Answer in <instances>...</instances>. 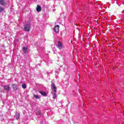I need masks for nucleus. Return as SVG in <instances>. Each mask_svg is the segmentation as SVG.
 <instances>
[{
	"instance_id": "nucleus-1",
	"label": "nucleus",
	"mask_w": 124,
	"mask_h": 124,
	"mask_svg": "<svg viewBox=\"0 0 124 124\" xmlns=\"http://www.w3.org/2000/svg\"><path fill=\"white\" fill-rule=\"evenodd\" d=\"M51 89L53 92V98L56 99L57 98L58 95H57V87L53 82V81H51Z\"/></svg>"
},
{
	"instance_id": "nucleus-2",
	"label": "nucleus",
	"mask_w": 124,
	"mask_h": 124,
	"mask_svg": "<svg viewBox=\"0 0 124 124\" xmlns=\"http://www.w3.org/2000/svg\"><path fill=\"white\" fill-rule=\"evenodd\" d=\"M24 28L26 31H30V30H31V25L30 24L25 25Z\"/></svg>"
},
{
	"instance_id": "nucleus-3",
	"label": "nucleus",
	"mask_w": 124,
	"mask_h": 124,
	"mask_svg": "<svg viewBox=\"0 0 124 124\" xmlns=\"http://www.w3.org/2000/svg\"><path fill=\"white\" fill-rule=\"evenodd\" d=\"M59 29L60 26H59L58 25L55 26V27L54 28V31L55 32H56V33H58V32L60 31Z\"/></svg>"
},
{
	"instance_id": "nucleus-4",
	"label": "nucleus",
	"mask_w": 124,
	"mask_h": 124,
	"mask_svg": "<svg viewBox=\"0 0 124 124\" xmlns=\"http://www.w3.org/2000/svg\"><path fill=\"white\" fill-rule=\"evenodd\" d=\"M3 87L4 90L7 91V92H8L10 90V87L9 86V85H4Z\"/></svg>"
},
{
	"instance_id": "nucleus-5",
	"label": "nucleus",
	"mask_w": 124,
	"mask_h": 124,
	"mask_svg": "<svg viewBox=\"0 0 124 124\" xmlns=\"http://www.w3.org/2000/svg\"><path fill=\"white\" fill-rule=\"evenodd\" d=\"M57 47L60 49H62V44L61 42H58Z\"/></svg>"
},
{
	"instance_id": "nucleus-6",
	"label": "nucleus",
	"mask_w": 124,
	"mask_h": 124,
	"mask_svg": "<svg viewBox=\"0 0 124 124\" xmlns=\"http://www.w3.org/2000/svg\"><path fill=\"white\" fill-rule=\"evenodd\" d=\"M23 53H24V54H26V53H28V47L24 46L23 48Z\"/></svg>"
},
{
	"instance_id": "nucleus-7",
	"label": "nucleus",
	"mask_w": 124,
	"mask_h": 124,
	"mask_svg": "<svg viewBox=\"0 0 124 124\" xmlns=\"http://www.w3.org/2000/svg\"><path fill=\"white\" fill-rule=\"evenodd\" d=\"M36 11L38 12H40V11H41V6L38 5L37 6Z\"/></svg>"
},
{
	"instance_id": "nucleus-8",
	"label": "nucleus",
	"mask_w": 124,
	"mask_h": 124,
	"mask_svg": "<svg viewBox=\"0 0 124 124\" xmlns=\"http://www.w3.org/2000/svg\"><path fill=\"white\" fill-rule=\"evenodd\" d=\"M40 93H41V94H42V95H43L44 96H46V95H47V93H46V92L41 91Z\"/></svg>"
},
{
	"instance_id": "nucleus-9",
	"label": "nucleus",
	"mask_w": 124,
	"mask_h": 124,
	"mask_svg": "<svg viewBox=\"0 0 124 124\" xmlns=\"http://www.w3.org/2000/svg\"><path fill=\"white\" fill-rule=\"evenodd\" d=\"M0 4H1V5H4L5 4L4 0H0Z\"/></svg>"
},
{
	"instance_id": "nucleus-10",
	"label": "nucleus",
	"mask_w": 124,
	"mask_h": 124,
	"mask_svg": "<svg viewBox=\"0 0 124 124\" xmlns=\"http://www.w3.org/2000/svg\"><path fill=\"white\" fill-rule=\"evenodd\" d=\"M13 88L15 91H16L17 90V85L16 84H13Z\"/></svg>"
},
{
	"instance_id": "nucleus-11",
	"label": "nucleus",
	"mask_w": 124,
	"mask_h": 124,
	"mask_svg": "<svg viewBox=\"0 0 124 124\" xmlns=\"http://www.w3.org/2000/svg\"><path fill=\"white\" fill-rule=\"evenodd\" d=\"M34 97H35L36 99H39V98H40L39 96L36 94L34 95Z\"/></svg>"
},
{
	"instance_id": "nucleus-12",
	"label": "nucleus",
	"mask_w": 124,
	"mask_h": 124,
	"mask_svg": "<svg viewBox=\"0 0 124 124\" xmlns=\"http://www.w3.org/2000/svg\"><path fill=\"white\" fill-rule=\"evenodd\" d=\"M22 88L23 89H26L27 88V85H26V84H22Z\"/></svg>"
},
{
	"instance_id": "nucleus-13",
	"label": "nucleus",
	"mask_w": 124,
	"mask_h": 124,
	"mask_svg": "<svg viewBox=\"0 0 124 124\" xmlns=\"http://www.w3.org/2000/svg\"><path fill=\"white\" fill-rule=\"evenodd\" d=\"M16 119V120H18V119H20V113L17 114Z\"/></svg>"
},
{
	"instance_id": "nucleus-14",
	"label": "nucleus",
	"mask_w": 124,
	"mask_h": 124,
	"mask_svg": "<svg viewBox=\"0 0 124 124\" xmlns=\"http://www.w3.org/2000/svg\"><path fill=\"white\" fill-rule=\"evenodd\" d=\"M2 10H3V8L2 7H0V13L2 12Z\"/></svg>"
},
{
	"instance_id": "nucleus-15",
	"label": "nucleus",
	"mask_w": 124,
	"mask_h": 124,
	"mask_svg": "<svg viewBox=\"0 0 124 124\" xmlns=\"http://www.w3.org/2000/svg\"><path fill=\"white\" fill-rule=\"evenodd\" d=\"M38 113L40 115L41 114V111H38Z\"/></svg>"
}]
</instances>
